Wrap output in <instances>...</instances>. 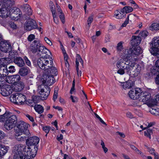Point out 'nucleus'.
Segmentation results:
<instances>
[{
	"instance_id": "nucleus-17",
	"label": "nucleus",
	"mask_w": 159,
	"mask_h": 159,
	"mask_svg": "<svg viewBox=\"0 0 159 159\" xmlns=\"http://www.w3.org/2000/svg\"><path fill=\"white\" fill-rule=\"evenodd\" d=\"M11 49L10 43L7 41H2L0 43V50L2 52H7Z\"/></svg>"
},
{
	"instance_id": "nucleus-38",
	"label": "nucleus",
	"mask_w": 159,
	"mask_h": 159,
	"mask_svg": "<svg viewBox=\"0 0 159 159\" xmlns=\"http://www.w3.org/2000/svg\"><path fill=\"white\" fill-rule=\"evenodd\" d=\"M25 156L23 153H14V159H25Z\"/></svg>"
},
{
	"instance_id": "nucleus-50",
	"label": "nucleus",
	"mask_w": 159,
	"mask_h": 159,
	"mask_svg": "<svg viewBox=\"0 0 159 159\" xmlns=\"http://www.w3.org/2000/svg\"><path fill=\"white\" fill-rule=\"evenodd\" d=\"M6 136V134L3 131L0 130V140L3 139Z\"/></svg>"
},
{
	"instance_id": "nucleus-1",
	"label": "nucleus",
	"mask_w": 159,
	"mask_h": 159,
	"mask_svg": "<svg viewBox=\"0 0 159 159\" xmlns=\"http://www.w3.org/2000/svg\"><path fill=\"white\" fill-rule=\"evenodd\" d=\"M36 53L39 56L41 57L37 61V64L39 68L42 69H48L51 67L52 70L51 72L55 74L57 69L53 66V61L52 58H49L51 54L50 51L45 47L42 46Z\"/></svg>"
},
{
	"instance_id": "nucleus-28",
	"label": "nucleus",
	"mask_w": 159,
	"mask_h": 159,
	"mask_svg": "<svg viewBox=\"0 0 159 159\" xmlns=\"http://www.w3.org/2000/svg\"><path fill=\"white\" fill-rule=\"evenodd\" d=\"M5 68L2 70V74H1V76H0V81L3 82L6 80V78L7 77V76L8 75V71L7 68V67H5Z\"/></svg>"
},
{
	"instance_id": "nucleus-21",
	"label": "nucleus",
	"mask_w": 159,
	"mask_h": 159,
	"mask_svg": "<svg viewBox=\"0 0 159 159\" xmlns=\"http://www.w3.org/2000/svg\"><path fill=\"white\" fill-rule=\"evenodd\" d=\"M29 135H30L26 134V133L16 132L15 137L17 141H22L25 140Z\"/></svg>"
},
{
	"instance_id": "nucleus-32",
	"label": "nucleus",
	"mask_w": 159,
	"mask_h": 159,
	"mask_svg": "<svg viewBox=\"0 0 159 159\" xmlns=\"http://www.w3.org/2000/svg\"><path fill=\"white\" fill-rule=\"evenodd\" d=\"M29 72L30 70L28 68L24 67L20 69L19 73L21 76H24L27 75Z\"/></svg>"
},
{
	"instance_id": "nucleus-52",
	"label": "nucleus",
	"mask_w": 159,
	"mask_h": 159,
	"mask_svg": "<svg viewBox=\"0 0 159 159\" xmlns=\"http://www.w3.org/2000/svg\"><path fill=\"white\" fill-rule=\"evenodd\" d=\"M70 98L73 102H77L78 101V98L76 97H73L72 95H71Z\"/></svg>"
},
{
	"instance_id": "nucleus-8",
	"label": "nucleus",
	"mask_w": 159,
	"mask_h": 159,
	"mask_svg": "<svg viewBox=\"0 0 159 159\" xmlns=\"http://www.w3.org/2000/svg\"><path fill=\"white\" fill-rule=\"evenodd\" d=\"M38 90L41 97L43 100H45L47 98L50 91L49 87L44 84L39 86L38 88Z\"/></svg>"
},
{
	"instance_id": "nucleus-54",
	"label": "nucleus",
	"mask_w": 159,
	"mask_h": 159,
	"mask_svg": "<svg viewBox=\"0 0 159 159\" xmlns=\"http://www.w3.org/2000/svg\"><path fill=\"white\" fill-rule=\"evenodd\" d=\"M24 59L25 61L26 64L29 66H30L31 65L30 62L27 58L25 57H24Z\"/></svg>"
},
{
	"instance_id": "nucleus-58",
	"label": "nucleus",
	"mask_w": 159,
	"mask_h": 159,
	"mask_svg": "<svg viewBox=\"0 0 159 159\" xmlns=\"http://www.w3.org/2000/svg\"><path fill=\"white\" fill-rule=\"evenodd\" d=\"M157 76L155 79L156 83L157 84H159V73L158 74H157Z\"/></svg>"
},
{
	"instance_id": "nucleus-30",
	"label": "nucleus",
	"mask_w": 159,
	"mask_h": 159,
	"mask_svg": "<svg viewBox=\"0 0 159 159\" xmlns=\"http://www.w3.org/2000/svg\"><path fill=\"white\" fill-rule=\"evenodd\" d=\"M76 59V69L78 75L79 76V74L78 73L79 62H80L81 64L83 65V61L80 56L78 54H77Z\"/></svg>"
},
{
	"instance_id": "nucleus-49",
	"label": "nucleus",
	"mask_w": 159,
	"mask_h": 159,
	"mask_svg": "<svg viewBox=\"0 0 159 159\" xmlns=\"http://www.w3.org/2000/svg\"><path fill=\"white\" fill-rule=\"evenodd\" d=\"M35 36L33 34H30L28 37L27 39L29 41H31L35 39Z\"/></svg>"
},
{
	"instance_id": "nucleus-5",
	"label": "nucleus",
	"mask_w": 159,
	"mask_h": 159,
	"mask_svg": "<svg viewBox=\"0 0 159 159\" xmlns=\"http://www.w3.org/2000/svg\"><path fill=\"white\" fill-rule=\"evenodd\" d=\"M44 70V74L43 76L42 82L43 84L47 86L52 85L55 82V80L53 77V75L57 74V70L55 74L52 73L51 68L48 69H43Z\"/></svg>"
},
{
	"instance_id": "nucleus-33",
	"label": "nucleus",
	"mask_w": 159,
	"mask_h": 159,
	"mask_svg": "<svg viewBox=\"0 0 159 159\" xmlns=\"http://www.w3.org/2000/svg\"><path fill=\"white\" fill-rule=\"evenodd\" d=\"M0 93L4 96H7L10 94L9 91L6 89V86H3L0 88Z\"/></svg>"
},
{
	"instance_id": "nucleus-12",
	"label": "nucleus",
	"mask_w": 159,
	"mask_h": 159,
	"mask_svg": "<svg viewBox=\"0 0 159 159\" xmlns=\"http://www.w3.org/2000/svg\"><path fill=\"white\" fill-rule=\"evenodd\" d=\"M37 27L36 22L34 20L30 19L25 23V29L27 31H30Z\"/></svg>"
},
{
	"instance_id": "nucleus-10",
	"label": "nucleus",
	"mask_w": 159,
	"mask_h": 159,
	"mask_svg": "<svg viewBox=\"0 0 159 159\" xmlns=\"http://www.w3.org/2000/svg\"><path fill=\"white\" fill-rule=\"evenodd\" d=\"M150 94L147 92H142L139 98L140 102H143L144 104L148 103L151 105H156V103H152L153 100L150 99Z\"/></svg>"
},
{
	"instance_id": "nucleus-62",
	"label": "nucleus",
	"mask_w": 159,
	"mask_h": 159,
	"mask_svg": "<svg viewBox=\"0 0 159 159\" xmlns=\"http://www.w3.org/2000/svg\"><path fill=\"white\" fill-rule=\"evenodd\" d=\"M26 116L29 118V119L31 121H34V119L32 117L30 116V115L27 114L26 115Z\"/></svg>"
},
{
	"instance_id": "nucleus-56",
	"label": "nucleus",
	"mask_w": 159,
	"mask_h": 159,
	"mask_svg": "<svg viewBox=\"0 0 159 159\" xmlns=\"http://www.w3.org/2000/svg\"><path fill=\"white\" fill-rule=\"evenodd\" d=\"M150 111L153 114H155L157 111V110L156 109H154L153 108H151L150 110Z\"/></svg>"
},
{
	"instance_id": "nucleus-4",
	"label": "nucleus",
	"mask_w": 159,
	"mask_h": 159,
	"mask_svg": "<svg viewBox=\"0 0 159 159\" xmlns=\"http://www.w3.org/2000/svg\"><path fill=\"white\" fill-rule=\"evenodd\" d=\"M125 54H124L123 58L119 60L117 62L116 65L118 68H125L127 74L130 73L129 70L134 65V61H131V58L129 57H125Z\"/></svg>"
},
{
	"instance_id": "nucleus-2",
	"label": "nucleus",
	"mask_w": 159,
	"mask_h": 159,
	"mask_svg": "<svg viewBox=\"0 0 159 159\" xmlns=\"http://www.w3.org/2000/svg\"><path fill=\"white\" fill-rule=\"evenodd\" d=\"M17 120L16 116L8 111H6L3 115H0V121H5L4 127L7 130H10L14 128Z\"/></svg>"
},
{
	"instance_id": "nucleus-35",
	"label": "nucleus",
	"mask_w": 159,
	"mask_h": 159,
	"mask_svg": "<svg viewBox=\"0 0 159 159\" xmlns=\"http://www.w3.org/2000/svg\"><path fill=\"white\" fill-rule=\"evenodd\" d=\"M152 42L153 44H154V46H153L151 48L150 51L153 48H158V47L159 44V37H154L152 40Z\"/></svg>"
},
{
	"instance_id": "nucleus-51",
	"label": "nucleus",
	"mask_w": 159,
	"mask_h": 159,
	"mask_svg": "<svg viewBox=\"0 0 159 159\" xmlns=\"http://www.w3.org/2000/svg\"><path fill=\"white\" fill-rule=\"evenodd\" d=\"M64 55V60L65 61V63L66 64V63H68V62L67 61V60L68 58V56L66 52H64L63 53Z\"/></svg>"
},
{
	"instance_id": "nucleus-27",
	"label": "nucleus",
	"mask_w": 159,
	"mask_h": 159,
	"mask_svg": "<svg viewBox=\"0 0 159 159\" xmlns=\"http://www.w3.org/2000/svg\"><path fill=\"white\" fill-rule=\"evenodd\" d=\"M134 83L131 80H128L125 82L122 83L121 85L125 89H129L132 87Z\"/></svg>"
},
{
	"instance_id": "nucleus-37",
	"label": "nucleus",
	"mask_w": 159,
	"mask_h": 159,
	"mask_svg": "<svg viewBox=\"0 0 159 159\" xmlns=\"http://www.w3.org/2000/svg\"><path fill=\"white\" fill-rule=\"evenodd\" d=\"M122 9L124 13L126 14L131 12L133 11V8L129 6H125Z\"/></svg>"
},
{
	"instance_id": "nucleus-48",
	"label": "nucleus",
	"mask_w": 159,
	"mask_h": 159,
	"mask_svg": "<svg viewBox=\"0 0 159 159\" xmlns=\"http://www.w3.org/2000/svg\"><path fill=\"white\" fill-rule=\"evenodd\" d=\"M8 72L11 73H13L16 71L15 67L14 66H10L8 67Z\"/></svg>"
},
{
	"instance_id": "nucleus-19",
	"label": "nucleus",
	"mask_w": 159,
	"mask_h": 159,
	"mask_svg": "<svg viewBox=\"0 0 159 159\" xmlns=\"http://www.w3.org/2000/svg\"><path fill=\"white\" fill-rule=\"evenodd\" d=\"M11 11L10 9L6 7H2L0 9V16L2 18H6L8 16H10Z\"/></svg>"
},
{
	"instance_id": "nucleus-57",
	"label": "nucleus",
	"mask_w": 159,
	"mask_h": 159,
	"mask_svg": "<svg viewBox=\"0 0 159 159\" xmlns=\"http://www.w3.org/2000/svg\"><path fill=\"white\" fill-rule=\"evenodd\" d=\"M126 116L127 117L131 119L133 118V115L130 112H128L126 113Z\"/></svg>"
},
{
	"instance_id": "nucleus-16",
	"label": "nucleus",
	"mask_w": 159,
	"mask_h": 159,
	"mask_svg": "<svg viewBox=\"0 0 159 159\" xmlns=\"http://www.w3.org/2000/svg\"><path fill=\"white\" fill-rule=\"evenodd\" d=\"M42 46L39 40H35L32 42L30 47V51L33 53H36L39 49Z\"/></svg>"
},
{
	"instance_id": "nucleus-25",
	"label": "nucleus",
	"mask_w": 159,
	"mask_h": 159,
	"mask_svg": "<svg viewBox=\"0 0 159 159\" xmlns=\"http://www.w3.org/2000/svg\"><path fill=\"white\" fill-rule=\"evenodd\" d=\"M14 62L19 67H22L25 65L23 60L20 57H16L14 58Z\"/></svg>"
},
{
	"instance_id": "nucleus-7",
	"label": "nucleus",
	"mask_w": 159,
	"mask_h": 159,
	"mask_svg": "<svg viewBox=\"0 0 159 159\" xmlns=\"http://www.w3.org/2000/svg\"><path fill=\"white\" fill-rule=\"evenodd\" d=\"M10 100L11 102L17 104H22L26 101L25 96L18 93L11 95Z\"/></svg>"
},
{
	"instance_id": "nucleus-3",
	"label": "nucleus",
	"mask_w": 159,
	"mask_h": 159,
	"mask_svg": "<svg viewBox=\"0 0 159 159\" xmlns=\"http://www.w3.org/2000/svg\"><path fill=\"white\" fill-rule=\"evenodd\" d=\"M39 141V138L37 136L30 137L26 141L28 146L27 152V156L34 157L36 154L37 151V145Z\"/></svg>"
},
{
	"instance_id": "nucleus-31",
	"label": "nucleus",
	"mask_w": 159,
	"mask_h": 159,
	"mask_svg": "<svg viewBox=\"0 0 159 159\" xmlns=\"http://www.w3.org/2000/svg\"><path fill=\"white\" fill-rule=\"evenodd\" d=\"M125 14L122 11V10L121 9L120 11L118 10H116L115 11V14L114 16H115L116 19H120L125 17Z\"/></svg>"
},
{
	"instance_id": "nucleus-60",
	"label": "nucleus",
	"mask_w": 159,
	"mask_h": 159,
	"mask_svg": "<svg viewBox=\"0 0 159 159\" xmlns=\"http://www.w3.org/2000/svg\"><path fill=\"white\" fill-rule=\"evenodd\" d=\"M149 152L152 154L155 155L154 150L153 148H148Z\"/></svg>"
},
{
	"instance_id": "nucleus-14",
	"label": "nucleus",
	"mask_w": 159,
	"mask_h": 159,
	"mask_svg": "<svg viewBox=\"0 0 159 159\" xmlns=\"http://www.w3.org/2000/svg\"><path fill=\"white\" fill-rule=\"evenodd\" d=\"M151 53L153 55L156 56L159 59V48H153L150 51ZM156 66L155 70L159 73V59L157 60L155 63Z\"/></svg>"
},
{
	"instance_id": "nucleus-39",
	"label": "nucleus",
	"mask_w": 159,
	"mask_h": 159,
	"mask_svg": "<svg viewBox=\"0 0 159 159\" xmlns=\"http://www.w3.org/2000/svg\"><path fill=\"white\" fill-rule=\"evenodd\" d=\"M123 42L120 41L117 43L116 47V49L117 52H120L123 49Z\"/></svg>"
},
{
	"instance_id": "nucleus-13",
	"label": "nucleus",
	"mask_w": 159,
	"mask_h": 159,
	"mask_svg": "<svg viewBox=\"0 0 159 159\" xmlns=\"http://www.w3.org/2000/svg\"><path fill=\"white\" fill-rule=\"evenodd\" d=\"M27 148H26L25 146L22 144H17L14 147L13 152L14 153H23L22 152L24 151L26 152L25 154L27 156Z\"/></svg>"
},
{
	"instance_id": "nucleus-26",
	"label": "nucleus",
	"mask_w": 159,
	"mask_h": 159,
	"mask_svg": "<svg viewBox=\"0 0 159 159\" xmlns=\"http://www.w3.org/2000/svg\"><path fill=\"white\" fill-rule=\"evenodd\" d=\"M3 6L10 9L11 7L14 4V0H3Z\"/></svg>"
},
{
	"instance_id": "nucleus-47",
	"label": "nucleus",
	"mask_w": 159,
	"mask_h": 159,
	"mask_svg": "<svg viewBox=\"0 0 159 159\" xmlns=\"http://www.w3.org/2000/svg\"><path fill=\"white\" fill-rule=\"evenodd\" d=\"M119 69L117 71V73L120 75H123L125 74V68H119Z\"/></svg>"
},
{
	"instance_id": "nucleus-55",
	"label": "nucleus",
	"mask_w": 159,
	"mask_h": 159,
	"mask_svg": "<svg viewBox=\"0 0 159 159\" xmlns=\"http://www.w3.org/2000/svg\"><path fill=\"white\" fill-rule=\"evenodd\" d=\"M50 127L45 126L43 128V130L47 133H48L50 129Z\"/></svg>"
},
{
	"instance_id": "nucleus-15",
	"label": "nucleus",
	"mask_w": 159,
	"mask_h": 159,
	"mask_svg": "<svg viewBox=\"0 0 159 159\" xmlns=\"http://www.w3.org/2000/svg\"><path fill=\"white\" fill-rule=\"evenodd\" d=\"M20 78L19 75H14L11 76H7L6 78L5 81L9 84H16L20 80Z\"/></svg>"
},
{
	"instance_id": "nucleus-46",
	"label": "nucleus",
	"mask_w": 159,
	"mask_h": 159,
	"mask_svg": "<svg viewBox=\"0 0 159 159\" xmlns=\"http://www.w3.org/2000/svg\"><path fill=\"white\" fill-rule=\"evenodd\" d=\"M133 104L134 106H140L142 104V102H140V98H139L135 101Z\"/></svg>"
},
{
	"instance_id": "nucleus-43",
	"label": "nucleus",
	"mask_w": 159,
	"mask_h": 159,
	"mask_svg": "<svg viewBox=\"0 0 159 159\" xmlns=\"http://www.w3.org/2000/svg\"><path fill=\"white\" fill-rule=\"evenodd\" d=\"M58 90L57 88L54 89V93L53 96V99L54 101H55L57 98L58 96Z\"/></svg>"
},
{
	"instance_id": "nucleus-34",
	"label": "nucleus",
	"mask_w": 159,
	"mask_h": 159,
	"mask_svg": "<svg viewBox=\"0 0 159 159\" xmlns=\"http://www.w3.org/2000/svg\"><path fill=\"white\" fill-rule=\"evenodd\" d=\"M15 89L16 91H20L23 90L24 87V83L20 81L16 84Z\"/></svg>"
},
{
	"instance_id": "nucleus-18",
	"label": "nucleus",
	"mask_w": 159,
	"mask_h": 159,
	"mask_svg": "<svg viewBox=\"0 0 159 159\" xmlns=\"http://www.w3.org/2000/svg\"><path fill=\"white\" fill-rule=\"evenodd\" d=\"M11 11L10 17L11 19L16 20H17L18 16L20 15V9L16 7H12L10 9Z\"/></svg>"
},
{
	"instance_id": "nucleus-45",
	"label": "nucleus",
	"mask_w": 159,
	"mask_h": 159,
	"mask_svg": "<svg viewBox=\"0 0 159 159\" xmlns=\"http://www.w3.org/2000/svg\"><path fill=\"white\" fill-rule=\"evenodd\" d=\"M93 16H89L88 19L87 20L88 28H89L91 23L93 22Z\"/></svg>"
},
{
	"instance_id": "nucleus-6",
	"label": "nucleus",
	"mask_w": 159,
	"mask_h": 159,
	"mask_svg": "<svg viewBox=\"0 0 159 159\" xmlns=\"http://www.w3.org/2000/svg\"><path fill=\"white\" fill-rule=\"evenodd\" d=\"M142 51L139 46H137L134 48L133 50L132 49H126L123 52L124 54H125V57H129L130 58H133L134 59L135 57L138 56L139 54L142 53Z\"/></svg>"
},
{
	"instance_id": "nucleus-22",
	"label": "nucleus",
	"mask_w": 159,
	"mask_h": 159,
	"mask_svg": "<svg viewBox=\"0 0 159 159\" xmlns=\"http://www.w3.org/2000/svg\"><path fill=\"white\" fill-rule=\"evenodd\" d=\"M10 149L9 146L2 144H0V157H3L8 152Z\"/></svg>"
},
{
	"instance_id": "nucleus-63",
	"label": "nucleus",
	"mask_w": 159,
	"mask_h": 159,
	"mask_svg": "<svg viewBox=\"0 0 159 159\" xmlns=\"http://www.w3.org/2000/svg\"><path fill=\"white\" fill-rule=\"evenodd\" d=\"M133 7V9H136L137 8L141 9V8L139 7L138 5L136 3H134Z\"/></svg>"
},
{
	"instance_id": "nucleus-64",
	"label": "nucleus",
	"mask_w": 159,
	"mask_h": 159,
	"mask_svg": "<svg viewBox=\"0 0 159 159\" xmlns=\"http://www.w3.org/2000/svg\"><path fill=\"white\" fill-rule=\"evenodd\" d=\"M74 39L77 43H80L81 39L80 38L77 37L76 38H75Z\"/></svg>"
},
{
	"instance_id": "nucleus-36",
	"label": "nucleus",
	"mask_w": 159,
	"mask_h": 159,
	"mask_svg": "<svg viewBox=\"0 0 159 159\" xmlns=\"http://www.w3.org/2000/svg\"><path fill=\"white\" fill-rule=\"evenodd\" d=\"M34 109L39 114L42 113L44 111L43 107L40 105H35L34 106Z\"/></svg>"
},
{
	"instance_id": "nucleus-61",
	"label": "nucleus",
	"mask_w": 159,
	"mask_h": 159,
	"mask_svg": "<svg viewBox=\"0 0 159 159\" xmlns=\"http://www.w3.org/2000/svg\"><path fill=\"white\" fill-rule=\"evenodd\" d=\"M129 19H128L127 18L125 22L122 24V26L123 27H125L127 24L128 23Z\"/></svg>"
},
{
	"instance_id": "nucleus-44",
	"label": "nucleus",
	"mask_w": 159,
	"mask_h": 159,
	"mask_svg": "<svg viewBox=\"0 0 159 159\" xmlns=\"http://www.w3.org/2000/svg\"><path fill=\"white\" fill-rule=\"evenodd\" d=\"M148 33L146 31H144L140 32L139 34V37H141L144 38L146 37L148 34Z\"/></svg>"
},
{
	"instance_id": "nucleus-9",
	"label": "nucleus",
	"mask_w": 159,
	"mask_h": 159,
	"mask_svg": "<svg viewBox=\"0 0 159 159\" xmlns=\"http://www.w3.org/2000/svg\"><path fill=\"white\" fill-rule=\"evenodd\" d=\"M29 126L28 124L23 121H20L18 123L16 132L26 133V134L30 135V133L28 129Z\"/></svg>"
},
{
	"instance_id": "nucleus-42",
	"label": "nucleus",
	"mask_w": 159,
	"mask_h": 159,
	"mask_svg": "<svg viewBox=\"0 0 159 159\" xmlns=\"http://www.w3.org/2000/svg\"><path fill=\"white\" fill-rule=\"evenodd\" d=\"M59 10H58V11L60 12L59 13L60 14V15H59V17L62 21V22L63 23L65 22V16L64 14L62 13V11L59 8H58Z\"/></svg>"
},
{
	"instance_id": "nucleus-40",
	"label": "nucleus",
	"mask_w": 159,
	"mask_h": 159,
	"mask_svg": "<svg viewBox=\"0 0 159 159\" xmlns=\"http://www.w3.org/2000/svg\"><path fill=\"white\" fill-rule=\"evenodd\" d=\"M152 134V130L151 129H148L144 132V135L151 139V135Z\"/></svg>"
},
{
	"instance_id": "nucleus-29",
	"label": "nucleus",
	"mask_w": 159,
	"mask_h": 159,
	"mask_svg": "<svg viewBox=\"0 0 159 159\" xmlns=\"http://www.w3.org/2000/svg\"><path fill=\"white\" fill-rule=\"evenodd\" d=\"M141 38L140 37L133 36L132 37V39L131 40V43L134 45H139L141 42Z\"/></svg>"
},
{
	"instance_id": "nucleus-41",
	"label": "nucleus",
	"mask_w": 159,
	"mask_h": 159,
	"mask_svg": "<svg viewBox=\"0 0 159 159\" xmlns=\"http://www.w3.org/2000/svg\"><path fill=\"white\" fill-rule=\"evenodd\" d=\"M151 28L152 30H159V24L158 23H154L152 24L151 25Z\"/></svg>"
},
{
	"instance_id": "nucleus-20",
	"label": "nucleus",
	"mask_w": 159,
	"mask_h": 159,
	"mask_svg": "<svg viewBox=\"0 0 159 159\" xmlns=\"http://www.w3.org/2000/svg\"><path fill=\"white\" fill-rule=\"evenodd\" d=\"M133 64L134 65L133 66L131 69L129 70L130 73L127 74L131 76V77H136L140 73V68L139 67H138L135 69V70H133L134 67L135 65V63L134 62Z\"/></svg>"
},
{
	"instance_id": "nucleus-11",
	"label": "nucleus",
	"mask_w": 159,
	"mask_h": 159,
	"mask_svg": "<svg viewBox=\"0 0 159 159\" xmlns=\"http://www.w3.org/2000/svg\"><path fill=\"white\" fill-rule=\"evenodd\" d=\"M141 93V90L139 88L133 89L129 91L128 94L129 97L133 99H139Z\"/></svg>"
},
{
	"instance_id": "nucleus-24",
	"label": "nucleus",
	"mask_w": 159,
	"mask_h": 159,
	"mask_svg": "<svg viewBox=\"0 0 159 159\" xmlns=\"http://www.w3.org/2000/svg\"><path fill=\"white\" fill-rule=\"evenodd\" d=\"M12 60L9 58H2L0 59V66L2 67H7V65L12 62Z\"/></svg>"
},
{
	"instance_id": "nucleus-53",
	"label": "nucleus",
	"mask_w": 159,
	"mask_h": 159,
	"mask_svg": "<svg viewBox=\"0 0 159 159\" xmlns=\"http://www.w3.org/2000/svg\"><path fill=\"white\" fill-rule=\"evenodd\" d=\"M44 40L46 43L50 46L52 45V44L51 41L47 37L44 38Z\"/></svg>"
},
{
	"instance_id": "nucleus-23",
	"label": "nucleus",
	"mask_w": 159,
	"mask_h": 159,
	"mask_svg": "<svg viewBox=\"0 0 159 159\" xmlns=\"http://www.w3.org/2000/svg\"><path fill=\"white\" fill-rule=\"evenodd\" d=\"M21 8L23 11L27 15H32V10L30 6L27 4H24L22 6Z\"/></svg>"
},
{
	"instance_id": "nucleus-59",
	"label": "nucleus",
	"mask_w": 159,
	"mask_h": 159,
	"mask_svg": "<svg viewBox=\"0 0 159 159\" xmlns=\"http://www.w3.org/2000/svg\"><path fill=\"white\" fill-rule=\"evenodd\" d=\"M155 124V122H151L149 123H148V124L147 128H149L151 127L154 125Z\"/></svg>"
}]
</instances>
